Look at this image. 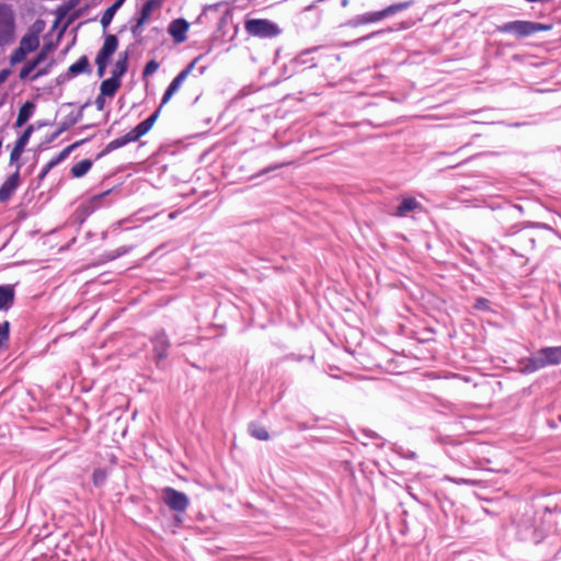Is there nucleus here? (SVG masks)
Segmentation results:
<instances>
[{"label":"nucleus","mask_w":561,"mask_h":561,"mask_svg":"<svg viewBox=\"0 0 561 561\" xmlns=\"http://www.w3.org/2000/svg\"><path fill=\"white\" fill-rule=\"evenodd\" d=\"M60 133H61V130L56 131V134L53 136V138L57 137Z\"/></svg>","instance_id":"44"},{"label":"nucleus","mask_w":561,"mask_h":561,"mask_svg":"<svg viewBox=\"0 0 561 561\" xmlns=\"http://www.w3.org/2000/svg\"><path fill=\"white\" fill-rule=\"evenodd\" d=\"M121 87V80L117 78H108L101 83V93L105 96H113Z\"/></svg>","instance_id":"16"},{"label":"nucleus","mask_w":561,"mask_h":561,"mask_svg":"<svg viewBox=\"0 0 561 561\" xmlns=\"http://www.w3.org/2000/svg\"><path fill=\"white\" fill-rule=\"evenodd\" d=\"M163 502L174 512L184 513L190 504L188 497L172 488H164L162 490Z\"/></svg>","instance_id":"4"},{"label":"nucleus","mask_w":561,"mask_h":561,"mask_svg":"<svg viewBox=\"0 0 561 561\" xmlns=\"http://www.w3.org/2000/svg\"><path fill=\"white\" fill-rule=\"evenodd\" d=\"M561 364V346L542 347L531 357L520 360L522 374H533L547 366Z\"/></svg>","instance_id":"1"},{"label":"nucleus","mask_w":561,"mask_h":561,"mask_svg":"<svg viewBox=\"0 0 561 561\" xmlns=\"http://www.w3.org/2000/svg\"><path fill=\"white\" fill-rule=\"evenodd\" d=\"M421 208V204L412 197L404 198L394 213L398 217H404L408 213Z\"/></svg>","instance_id":"13"},{"label":"nucleus","mask_w":561,"mask_h":561,"mask_svg":"<svg viewBox=\"0 0 561 561\" xmlns=\"http://www.w3.org/2000/svg\"><path fill=\"white\" fill-rule=\"evenodd\" d=\"M95 64H96V66H98V76H99L100 78H102V77L104 76V73H105V69H106V66H107V65L102 64V62H95Z\"/></svg>","instance_id":"38"},{"label":"nucleus","mask_w":561,"mask_h":561,"mask_svg":"<svg viewBox=\"0 0 561 561\" xmlns=\"http://www.w3.org/2000/svg\"><path fill=\"white\" fill-rule=\"evenodd\" d=\"M57 161L55 159H53L51 161H49L46 167L44 168V170L42 171L41 175H39V179H44L46 176V174L50 171L51 168H54L55 165H57Z\"/></svg>","instance_id":"34"},{"label":"nucleus","mask_w":561,"mask_h":561,"mask_svg":"<svg viewBox=\"0 0 561 561\" xmlns=\"http://www.w3.org/2000/svg\"><path fill=\"white\" fill-rule=\"evenodd\" d=\"M92 167V161L89 159L81 160L71 168V174L75 178L83 176Z\"/></svg>","instance_id":"21"},{"label":"nucleus","mask_w":561,"mask_h":561,"mask_svg":"<svg viewBox=\"0 0 561 561\" xmlns=\"http://www.w3.org/2000/svg\"><path fill=\"white\" fill-rule=\"evenodd\" d=\"M76 3H77V0H71V1H70L71 7H75V5H76Z\"/></svg>","instance_id":"43"},{"label":"nucleus","mask_w":561,"mask_h":561,"mask_svg":"<svg viewBox=\"0 0 561 561\" xmlns=\"http://www.w3.org/2000/svg\"><path fill=\"white\" fill-rule=\"evenodd\" d=\"M9 340V322H4L0 325V348L5 345Z\"/></svg>","instance_id":"29"},{"label":"nucleus","mask_w":561,"mask_h":561,"mask_svg":"<svg viewBox=\"0 0 561 561\" xmlns=\"http://www.w3.org/2000/svg\"><path fill=\"white\" fill-rule=\"evenodd\" d=\"M536 28L533 22L526 21H514L503 25L502 31L515 33L519 36H527L536 33Z\"/></svg>","instance_id":"7"},{"label":"nucleus","mask_w":561,"mask_h":561,"mask_svg":"<svg viewBox=\"0 0 561 561\" xmlns=\"http://www.w3.org/2000/svg\"><path fill=\"white\" fill-rule=\"evenodd\" d=\"M158 1L162 4V1H163V0H158Z\"/></svg>","instance_id":"45"},{"label":"nucleus","mask_w":561,"mask_h":561,"mask_svg":"<svg viewBox=\"0 0 561 561\" xmlns=\"http://www.w3.org/2000/svg\"><path fill=\"white\" fill-rule=\"evenodd\" d=\"M105 95H103L102 93L96 98L95 100V105L98 107L99 111H102L104 108V104H105Z\"/></svg>","instance_id":"35"},{"label":"nucleus","mask_w":561,"mask_h":561,"mask_svg":"<svg viewBox=\"0 0 561 561\" xmlns=\"http://www.w3.org/2000/svg\"><path fill=\"white\" fill-rule=\"evenodd\" d=\"M39 39L36 34L30 33L24 35L20 41V47H22L27 54L37 49Z\"/></svg>","instance_id":"14"},{"label":"nucleus","mask_w":561,"mask_h":561,"mask_svg":"<svg viewBox=\"0 0 561 561\" xmlns=\"http://www.w3.org/2000/svg\"><path fill=\"white\" fill-rule=\"evenodd\" d=\"M534 26L537 27L536 32L548 30L549 27L539 23H534Z\"/></svg>","instance_id":"39"},{"label":"nucleus","mask_w":561,"mask_h":561,"mask_svg":"<svg viewBox=\"0 0 561 561\" xmlns=\"http://www.w3.org/2000/svg\"><path fill=\"white\" fill-rule=\"evenodd\" d=\"M35 105L33 102H26L23 104V106L20 108L18 118H16V127H22L28 118L32 116L34 112Z\"/></svg>","instance_id":"15"},{"label":"nucleus","mask_w":561,"mask_h":561,"mask_svg":"<svg viewBox=\"0 0 561 561\" xmlns=\"http://www.w3.org/2000/svg\"><path fill=\"white\" fill-rule=\"evenodd\" d=\"M22 152H23L22 148H19L18 146H14V148L11 151V154H10V161L11 162L16 161L21 157Z\"/></svg>","instance_id":"33"},{"label":"nucleus","mask_w":561,"mask_h":561,"mask_svg":"<svg viewBox=\"0 0 561 561\" xmlns=\"http://www.w3.org/2000/svg\"><path fill=\"white\" fill-rule=\"evenodd\" d=\"M26 55H27V53L22 47L19 46L16 49H14V51L10 56L11 65H15V64L23 61L25 59Z\"/></svg>","instance_id":"26"},{"label":"nucleus","mask_w":561,"mask_h":561,"mask_svg":"<svg viewBox=\"0 0 561 561\" xmlns=\"http://www.w3.org/2000/svg\"><path fill=\"white\" fill-rule=\"evenodd\" d=\"M105 471L99 469V470H95L94 473H93V482L95 485H101L104 480H105Z\"/></svg>","instance_id":"32"},{"label":"nucleus","mask_w":561,"mask_h":561,"mask_svg":"<svg viewBox=\"0 0 561 561\" xmlns=\"http://www.w3.org/2000/svg\"><path fill=\"white\" fill-rule=\"evenodd\" d=\"M45 73H46L45 70H41V71H38L37 73L34 75L33 79H36V78H38V77H41V76H43Z\"/></svg>","instance_id":"42"},{"label":"nucleus","mask_w":561,"mask_h":561,"mask_svg":"<svg viewBox=\"0 0 561 561\" xmlns=\"http://www.w3.org/2000/svg\"><path fill=\"white\" fill-rule=\"evenodd\" d=\"M386 16H387L386 13H383V10H381L378 12H371V13H367V14L363 15L362 21L364 23H373V22L380 21Z\"/></svg>","instance_id":"25"},{"label":"nucleus","mask_w":561,"mask_h":561,"mask_svg":"<svg viewBox=\"0 0 561 561\" xmlns=\"http://www.w3.org/2000/svg\"><path fill=\"white\" fill-rule=\"evenodd\" d=\"M197 59H194L184 70H182L170 83L167 91L164 92V95L162 98L161 105H164L169 102V100L173 96V94L180 89L183 81L187 78V76L192 72V70L195 67Z\"/></svg>","instance_id":"5"},{"label":"nucleus","mask_w":561,"mask_h":561,"mask_svg":"<svg viewBox=\"0 0 561 561\" xmlns=\"http://www.w3.org/2000/svg\"><path fill=\"white\" fill-rule=\"evenodd\" d=\"M136 140H138V138L135 136L134 131L130 130L126 135H124V136H122L119 138H116V139L112 140L111 142H108V145L106 146L105 150L100 156H102L105 152H110V151H113L115 149H118V148L127 145L128 142L136 141Z\"/></svg>","instance_id":"12"},{"label":"nucleus","mask_w":561,"mask_h":561,"mask_svg":"<svg viewBox=\"0 0 561 561\" xmlns=\"http://www.w3.org/2000/svg\"><path fill=\"white\" fill-rule=\"evenodd\" d=\"M15 13L11 5L0 4V47L10 46L15 41Z\"/></svg>","instance_id":"2"},{"label":"nucleus","mask_w":561,"mask_h":561,"mask_svg":"<svg viewBox=\"0 0 561 561\" xmlns=\"http://www.w3.org/2000/svg\"><path fill=\"white\" fill-rule=\"evenodd\" d=\"M174 523L179 526L182 524V517L180 515L174 516Z\"/></svg>","instance_id":"41"},{"label":"nucleus","mask_w":561,"mask_h":561,"mask_svg":"<svg viewBox=\"0 0 561 561\" xmlns=\"http://www.w3.org/2000/svg\"><path fill=\"white\" fill-rule=\"evenodd\" d=\"M14 298V290L10 286H0V309H8Z\"/></svg>","instance_id":"17"},{"label":"nucleus","mask_w":561,"mask_h":561,"mask_svg":"<svg viewBox=\"0 0 561 561\" xmlns=\"http://www.w3.org/2000/svg\"><path fill=\"white\" fill-rule=\"evenodd\" d=\"M160 7L161 3L158 0H147L141 9L140 18L138 19L137 24L131 28V32L136 35L138 28L144 26V24L149 20L152 11Z\"/></svg>","instance_id":"10"},{"label":"nucleus","mask_w":561,"mask_h":561,"mask_svg":"<svg viewBox=\"0 0 561 561\" xmlns=\"http://www.w3.org/2000/svg\"><path fill=\"white\" fill-rule=\"evenodd\" d=\"M118 41L115 35L108 34L105 36L104 44L96 55L95 62L107 65L112 55L116 51Z\"/></svg>","instance_id":"6"},{"label":"nucleus","mask_w":561,"mask_h":561,"mask_svg":"<svg viewBox=\"0 0 561 561\" xmlns=\"http://www.w3.org/2000/svg\"><path fill=\"white\" fill-rule=\"evenodd\" d=\"M410 2H401L397 4H392L383 9V13H386L387 16L392 15L399 11L405 10L410 7Z\"/></svg>","instance_id":"24"},{"label":"nucleus","mask_w":561,"mask_h":561,"mask_svg":"<svg viewBox=\"0 0 561 561\" xmlns=\"http://www.w3.org/2000/svg\"><path fill=\"white\" fill-rule=\"evenodd\" d=\"M9 71L8 70H2L0 72V82H2L3 80H5L7 76H8Z\"/></svg>","instance_id":"40"},{"label":"nucleus","mask_w":561,"mask_h":561,"mask_svg":"<svg viewBox=\"0 0 561 561\" xmlns=\"http://www.w3.org/2000/svg\"><path fill=\"white\" fill-rule=\"evenodd\" d=\"M160 108L159 107L152 115H150L147 119H145L144 122H141L140 124H138L134 129V134L135 136L139 139L141 136H144L145 134H147L151 127L153 126L154 122L157 121L158 116H159V112H160Z\"/></svg>","instance_id":"11"},{"label":"nucleus","mask_w":561,"mask_h":561,"mask_svg":"<svg viewBox=\"0 0 561 561\" xmlns=\"http://www.w3.org/2000/svg\"><path fill=\"white\" fill-rule=\"evenodd\" d=\"M248 34L256 37H275L278 32V25L265 19H250L244 23Z\"/></svg>","instance_id":"3"},{"label":"nucleus","mask_w":561,"mask_h":561,"mask_svg":"<svg viewBox=\"0 0 561 561\" xmlns=\"http://www.w3.org/2000/svg\"><path fill=\"white\" fill-rule=\"evenodd\" d=\"M69 73L77 76L82 72H90V62L87 56L80 57V59L71 65L68 69Z\"/></svg>","instance_id":"18"},{"label":"nucleus","mask_w":561,"mask_h":561,"mask_svg":"<svg viewBox=\"0 0 561 561\" xmlns=\"http://www.w3.org/2000/svg\"><path fill=\"white\" fill-rule=\"evenodd\" d=\"M49 47L44 48L33 60L36 61L37 65H39L42 61L46 58V53Z\"/></svg>","instance_id":"36"},{"label":"nucleus","mask_w":561,"mask_h":561,"mask_svg":"<svg viewBox=\"0 0 561 561\" xmlns=\"http://www.w3.org/2000/svg\"><path fill=\"white\" fill-rule=\"evenodd\" d=\"M125 0H117L114 4H112L106 11L103 13L101 18V24L104 28H106L112 22L115 12L123 4Z\"/></svg>","instance_id":"20"},{"label":"nucleus","mask_w":561,"mask_h":561,"mask_svg":"<svg viewBox=\"0 0 561 561\" xmlns=\"http://www.w3.org/2000/svg\"><path fill=\"white\" fill-rule=\"evenodd\" d=\"M20 183V173L16 170L12 175H10L5 182L0 187V202L8 201L13 192L16 190Z\"/></svg>","instance_id":"9"},{"label":"nucleus","mask_w":561,"mask_h":561,"mask_svg":"<svg viewBox=\"0 0 561 561\" xmlns=\"http://www.w3.org/2000/svg\"><path fill=\"white\" fill-rule=\"evenodd\" d=\"M249 431L253 437L260 440H267L270 437L266 428L257 424H251Z\"/></svg>","instance_id":"23"},{"label":"nucleus","mask_w":561,"mask_h":561,"mask_svg":"<svg viewBox=\"0 0 561 561\" xmlns=\"http://www.w3.org/2000/svg\"><path fill=\"white\" fill-rule=\"evenodd\" d=\"M190 24L184 19H176L169 25V33L176 43H183L186 39V32Z\"/></svg>","instance_id":"8"},{"label":"nucleus","mask_w":561,"mask_h":561,"mask_svg":"<svg viewBox=\"0 0 561 561\" xmlns=\"http://www.w3.org/2000/svg\"><path fill=\"white\" fill-rule=\"evenodd\" d=\"M38 65L36 64V61L34 60H31L30 62H27L23 68L22 70L20 71V79L24 80L26 79L30 73L37 67Z\"/></svg>","instance_id":"28"},{"label":"nucleus","mask_w":561,"mask_h":561,"mask_svg":"<svg viewBox=\"0 0 561 561\" xmlns=\"http://www.w3.org/2000/svg\"><path fill=\"white\" fill-rule=\"evenodd\" d=\"M488 304H489V301L486 299L480 298L477 300L474 307L477 309H488L489 308Z\"/></svg>","instance_id":"37"},{"label":"nucleus","mask_w":561,"mask_h":561,"mask_svg":"<svg viewBox=\"0 0 561 561\" xmlns=\"http://www.w3.org/2000/svg\"><path fill=\"white\" fill-rule=\"evenodd\" d=\"M127 71V54L125 53L124 54V57L118 59L115 65H114V68L112 70V78H117L119 80V78Z\"/></svg>","instance_id":"22"},{"label":"nucleus","mask_w":561,"mask_h":561,"mask_svg":"<svg viewBox=\"0 0 561 561\" xmlns=\"http://www.w3.org/2000/svg\"><path fill=\"white\" fill-rule=\"evenodd\" d=\"M32 131H33V126L30 125L23 131V134L20 136V138L16 140L15 146H18L19 148L24 149L25 145L27 144V141H28L30 137H31Z\"/></svg>","instance_id":"27"},{"label":"nucleus","mask_w":561,"mask_h":561,"mask_svg":"<svg viewBox=\"0 0 561 561\" xmlns=\"http://www.w3.org/2000/svg\"><path fill=\"white\" fill-rule=\"evenodd\" d=\"M158 68L159 64L156 60H150L144 69V76L147 77L154 73L158 70Z\"/></svg>","instance_id":"31"},{"label":"nucleus","mask_w":561,"mask_h":561,"mask_svg":"<svg viewBox=\"0 0 561 561\" xmlns=\"http://www.w3.org/2000/svg\"><path fill=\"white\" fill-rule=\"evenodd\" d=\"M80 144H81V142H80V141H78V142H75V144H72V145L68 146L67 148H65V149H64V150H62V151L57 156V158L55 159V160L57 161V163H59V162H61L64 159H66V158L69 156V153H70V152H71L76 147H78Z\"/></svg>","instance_id":"30"},{"label":"nucleus","mask_w":561,"mask_h":561,"mask_svg":"<svg viewBox=\"0 0 561 561\" xmlns=\"http://www.w3.org/2000/svg\"><path fill=\"white\" fill-rule=\"evenodd\" d=\"M154 352L158 359H162L165 357V350L169 346V342L163 334L158 335L154 341Z\"/></svg>","instance_id":"19"}]
</instances>
